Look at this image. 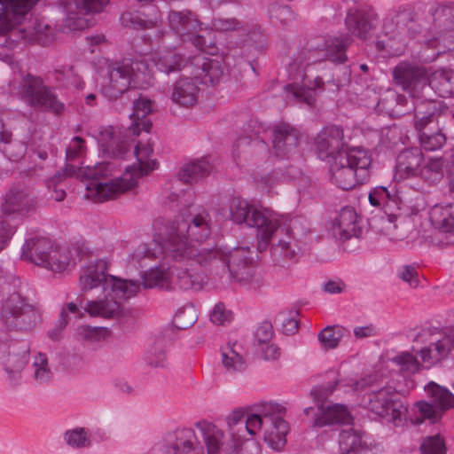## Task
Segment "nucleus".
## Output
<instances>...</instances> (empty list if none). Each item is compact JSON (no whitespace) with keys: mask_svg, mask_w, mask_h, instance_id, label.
Instances as JSON below:
<instances>
[{"mask_svg":"<svg viewBox=\"0 0 454 454\" xmlns=\"http://www.w3.org/2000/svg\"><path fill=\"white\" fill-rule=\"evenodd\" d=\"M160 20L159 10H156L152 17H148L145 12L139 11H127L120 17V22L122 27L135 30L152 29L158 26Z\"/></svg>","mask_w":454,"mask_h":454,"instance_id":"38","label":"nucleus"},{"mask_svg":"<svg viewBox=\"0 0 454 454\" xmlns=\"http://www.w3.org/2000/svg\"><path fill=\"white\" fill-rule=\"evenodd\" d=\"M153 153L152 144L138 142L134 148L137 165L127 167L125 172L119 177L108 179L113 175L114 166L110 162L97 163L93 167L77 168L67 164L64 169L65 176H76L85 182L90 196L99 200L115 198L121 193L137 186L138 179L149 175L158 168L155 159H150Z\"/></svg>","mask_w":454,"mask_h":454,"instance_id":"2","label":"nucleus"},{"mask_svg":"<svg viewBox=\"0 0 454 454\" xmlns=\"http://www.w3.org/2000/svg\"><path fill=\"white\" fill-rule=\"evenodd\" d=\"M423 162L424 155L419 148L404 149L396 158L395 176L401 179L417 177Z\"/></svg>","mask_w":454,"mask_h":454,"instance_id":"27","label":"nucleus"},{"mask_svg":"<svg viewBox=\"0 0 454 454\" xmlns=\"http://www.w3.org/2000/svg\"><path fill=\"white\" fill-rule=\"evenodd\" d=\"M344 131L340 126L329 125L322 129L314 139L315 151L321 160L333 158L346 153Z\"/></svg>","mask_w":454,"mask_h":454,"instance_id":"20","label":"nucleus"},{"mask_svg":"<svg viewBox=\"0 0 454 454\" xmlns=\"http://www.w3.org/2000/svg\"><path fill=\"white\" fill-rule=\"evenodd\" d=\"M429 219L435 229L454 234V203L434 205L430 209Z\"/></svg>","mask_w":454,"mask_h":454,"instance_id":"39","label":"nucleus"},{"mask_svg":"<svg viewBox=\"0 0 454 454\" xmlns=\"http://www.w3.org/2000/svg\"><path fill=\"white\" fill-rule=\"evenodd\" d=\"M431 97L433 93L438 94L441 98H454V70L441 68L429 77Z\"/></svg>","mask_w":454,"mask_h":454,"instance_id":"37","label":"nucleus"},{"mask_svg":"<svg viewBox=\"0 0 454 454\" xmlns=\"http://www.w3.org/2000/svg\"><path fill=\"white\" fill-rule=\"evenodd\" d=\"M36 200L26 186H15L4 197L1 210L4 215L25 216L35 208Z\"/></svg>","mask_w":454,"mask_h":454,"instance_id":"22","label":"nucleus"},{"mask_svg":"<svg viewBox=\"0 0 454 454\" xmlns=\"http://www.w3.org/2000/svg\"><path fill=\"white\" fill-rule=\"evenodd\" d=\"M50 30V27L38 20H35L29 27L19 29L20 37L28 43H39L44 42V35L46 31Z\"/></svg>","mask_w":454,"mask_h":454,"instance_id":"51","label":"nucleus"},{"mask_svg":"<svg viewBox=\"0 0 454 454\" xmlns=\"http://www.w3.org/2000/svg\"><path fill=\"white\" fill-rule=\"evenodd\" d=\"M211 234L210 216L206 211L188 215L182 213L175 221L159 228L154 241L160 245L166 256L180 262H196L207 267L209 262L220 263L217 247L201 242Z\"/></svg>","mask_w":454,"mask_h":454,"instance_id":"1","label":"nucleus"},{"mask_svg":"<svg viewBox=\"0 0 454 454\" xmlns=\"http://www.w3.org/2000/svg\"><path fill=\"white\" fill-rule=\"evenodd\" d=\"M101 330L90 325H80L75 329L76 340L85 342H94L100 339Z\"/></svg>","mask_w":454,"mask_h":454,"instance_id":"61","label":"nucleus"},{"mask_svg":"<svg viewBox=\"0 0 454 454\" xmlns=\"http://www.w3.org/2000/svg\"><path fill=\"white\" fill-rule=\"evenodd\" d=\"M415 341L425 344L418 353L426 367H431L446 358L454 349V328H423Z\"/></svg>","mask_w":454,"mask_h":454,"instance_id":"12","label":"nucleus"},{"mask_svg":"<svg viewBox=\"0 0 454 454\" xmlns=\"http://www.w3.org/2000/svg\"><path fill=\"white\" fill-rule=\"evenodd\" d=\"M418 25L411 12L403 10L386 17L383 23L385 35L389 40L403 43L408 37H414Z\"/></svg>","mask_w":454,"mask_h":454,"instance_id":"21","label":"nucleus"},{"mask_svg":"<svg viewBox=\"0 0 454 454\" xmlns=\"http://www.w3.org/2000/svg\"><path fill=\"white\" fill-rule=\"evenodd\" d=\"M40 0H0V34L12 28V20L16 16H21Z\"/></svg>","mask_w":454,"mask_h":454,"instance_id":"30","label":"nucleus"},{"mask_svg":"<svg viewBox=\"0 0 454 454\" xmlns=\"http://www.w3.org/2000/svg\"><path fill=\"white\" fill-rule=\"evenodd\" d=\"M28 361L27 351L24 350L21 354H10L5 362V371L9 375L11 381H16L21 371L25 368Z\"/></svg>","mask_w":454,"mask_h":454,"instance_id":"50","label":"nucleus"},{"mask_svg":"<svg viewBox=\"0 0 454 454\" xmlns=\"http://www.w3.org/2000/svg\"><path fill=\"white\" fill-rule=\"evenodd\" d=\"M21 258L54 272L67 270L71 261L67 249L56 246L48 238L37 235L25 240Z\"/></svg>","mask_w":454,"mask_h":454,"instance_id":"10","label":"nucleus"},{"mask_svg":"<svg viewBox=\"0 0 454 454\" xmlns=\"http://www.w3.org/2000/svg\"><path fill=\"white\" fill-rule=\"evenodd\" d=\"M324 81L317 76L314 79L313 88H305L298 84H287L284 87V97L288 104H306L313 106L316 101L314 90L320 89Z\"/></svg>","mask_w":454,"mask_h":454,"instance_id":"34","label":"nucleus"},{"mask_svg":"<svg viewBox=\"0 0 454 454\" xmlns=\"http://www.w3.org/2000/svg\"><path fill=\"white\" fill-rule=\"evenodd\" d=\"M200 89L190 78H181L174 85L171 99L174 103L184 106H193L198 102Z\"/></svg>","mask_w":454,"mask_h":454,"instance_id":"36","label":"nucleus"},{"mask_svg":"<svg viewBox=\"0 0 454 454\" xmlns=\"http://www.w3.org/2000/svg\"><path fill=\"white\" fill-rule=\"evenodd\" d=\"M367 399L369 411L390 421H401L407 412V407L391 386H385L378 390L371 391Z\"/></svg>","mask_w":454,"mask_h":454,"instance_id":"17","label":"nucleus"},{"mask_svg":"<svg viewBox=\"0 0 454 454\" xmlns=\"http://www.w3.org/2000/svg\"><path fill=\"white\" fill-rule=\"evenodd\" d=\"M20 93L21 99L32 107L54 114L66 111L65 104L58 98L55 89L46 86L39 77L28 74Z\"/></svg>","mask_w":454,"mask_h":454,"instance_id":"13","label":"nucleus"},{"mask_svg":"<svg viewBox=\"0 0 454 454\" xmlns=\"http://www.w3.org/2000/svg\"><path fill=\"white\" fill-rule=\"evenodd\" d=\"M379 15L369 7H349L344 20V25L348 34L340 35L331 38L321 47H309V52L311 56L309 59L312 61L328 59L336 64H343L348 60L347 49L353 43L351 35L361 40L368 38L379 24Z\"/></svg>","mask_w":454,"mask_h":454,"instance_id":"4","label":"nucleus"},{"mask_svg":"<svg viewBox=\"0 0 454 454\" xmlns=\"http://www.w3.org/2000/svg\"><path fill=\"white\" fill-rule=\"evenodd\" d=\"M34 373L33 378L39 383L48 382L52 377V372L48 364V358L45 354L39 353L33 362Z\"/></svg>","mask_w":454,"mask_h":454,"instance_id":"53","label":"nucleus"},{"mask_svg":"<svg viewBox=\"0 0 454 454\" xmlns=\"http://www.w3.org/2000/svg\"><path fill=\"white\" fill-rule=\"evenodd\" d=\"M431 20L424 37L429 43L438 42L443 48L454 45V3H446L430 9Z\"/></svg>","mask_w":454,"mask_h":454,"instance_id":"14","label":"nucleus"},{"mask_svg":"<svg viewBox=\"0 0 454 454\" xmlns=\"http://www.w3.org/2000/svg\"><path fill=\"white\" fill-rule=\"evenodd\" d=\"M371 165L372 158L367 151L348 148L333 160L329 168L331 182L342 190H351L368 180Z\"/></svg>","mask_w":454,"mask_h":454,"instance_id":"5","label":"nucleus"},{"mask_svg":"<svg viewBox=\"0 0 454 454\" xmlns=\"http://www.w3.org/2000/svg\"><path fill=\"white\" fill-rule=\"evenodd\" d=\"M336 380L334 385H337ZM335 386L328 384L327 386H319L311 390V394L317 400V412L315 415L314 426L325 427L333 424L351 425L353 417L346 406L335 403L332 404L324 401L334 390Z\"/></svg>","mask_w":454,"mask_h":454,"instance_id":"15","label":"nucleus"},{"mask_svg":"<svg viewBox=\"0 0 454 454\" xmlns=\"http://www.w3.org/2000/svg\"><path fill=\"white\" fill-rule=\"evenodd\" d=\"M425 390L427 393L430 402L419 401L416 408L421 419L417 418L416 422L421 423L425 419L436 422L442 416V412L454 406V395L446 387H443L434 381L429 382Z\"/></svg>","mask_w":454,"mask_h":454,"instance_id":"18","label":"nucleus"},{"mask_svg":"<svg viewBox=\"0 0 454 454\" xmlns=\"http://www.w3.org/2000/svg\"><path fill=\"white\" fill-rule=\"evenodd\" d=\"M108 3L109 0H76L75 8L81 14L99 13Z\"/></svg>","mask_w":454,"mask_h":454,"instance_id":"57","label":"nucleus"},{"mask_svg":"<svg viewBox=\"0 0 454 454\" xmlns=\"http://www.w3.org/2000/svg\"><path fill=\"white\" fill-rule=\"evenodd\" d=\"M121 300L113 294H106V298L102 300L87 301L83 309L92 317L114 318L121 313Z\"/></svg>","mask_w":454,"mask_h":454,"instance_id":"33","label":"nucleus"},{"mask_svg":"<svg viewBox=\"0 0 454 454\" xmlns=\"http://www.w3.org/2000/svg\"><path fill=\"white\" fill-rule=\"evenodd\" d=\"M212 27L215 31L227 32L239 29L241 26L240 22L235 18H215L212 20Z\"/></svg>","mask_w":454,"mask_h":454,"instance_id":"64","label":"nucleus"},{"mask_svg":"<svg viewBox=\"0 0 454 454\" xmlns=\"http://www.w3.org/2000/svg\"><path fill=\"white\" fill-rule=\"evenodd\" d=\"M232 315L231 311L226 310L224 305L221 302L217 303L211 314H210V320L212 323L217 325H224L225 323H228L231 320Z\"/></svg>","mask_w":454,"mask_h":454,"instance_id":"62","label":"nucleus"},{"mask_svg":"<svg viewBox=\"0 0 454 454\" xmlns=\"http://www.w3.org/2000/svg\"><path fill=\"white\" fill-rule=\"evenodd\" d=\"M218 255L224 268L220 263L209 262L206 268H208L213 274L220 278L228 276L234 281L249 285L254 288L259 286L261 279L256 275L252 252L248 247H236L228 254H224L219 248Z\"/></svg>","mask_w":454,"mask_h":454,"instance_id":"7","label":"nucleus"},{"mask_svg":"<svg viewBox=\"0 0 454 454\" xmlns=\"http://www.w3.org/2000/svg\"><path fill=\"white\" fill-rule=\"evenodd\" d=\"M429 77L425 67L406 61L400 62L393 69V80L397 86L411 98L433 104L434 111L431 114H435V111L442 114L446 106L431 97V88L428 86Z\"/></svg>","mask_w":454,"mask_h":454,"instance_id":"8","label":"nucleus"},{"mask_svg":"<svg viewBox=\"0 0 454 454\" xmlns=\"http://www.w3.org/2000/svg\"><path fill=\"white\" fill-rule=\"evenodd\" d=\"M286 409L276 403H264L257 407L255 413H251L248 423L250 430L263 432L264 440L275 450H279L286 443L289 432L288 423L283 419Z\"/></svg>","mask_w":454,"mask_h":454,"instance_id":"9","label":"nucleus"},{"mask_svg":"<svg viewBox=\"0 0 454 454\" xmlns=\"http://www.w3.org/2000/svg\"><path fill=\"white\" fill-rule=\"evenodd\" d=\"M85 140L80 137L71 139L66 150L67 160L71 161L82 158L86 153Z\"/></svg>","mask_w":454,"mask_h":454,"instance_id":"58","label":"nucleus"},{"mask_svg":"<svg viewBox=\"0 0 454 454\" xmlns=\"http://www.w3.org/2000/svg\"><path fill=\"white\" fill-rule=\"evenodd\" d=\"M300 139L297 129L288 123L278 124L273 129V153L279 158H289L296 153Z\"/></svg>","mask_w":454,"mask_h":454,"instance_id":"24","label":"nucleus"},{"mask_svg":"<svg viewBox=\"0 0 454 454\" xmlns=\"http://www.w3.org/2000/svg\"><path fill=\"white\" fill-rule=\"evenodd\" d=\"M37 318L34 306L18 293L12 294L3 304L1 320L7 328L27 331L35 325Z\"/></svg>","mask_w":454,"mask_h":454,"instance_id":"16","label":"nucleus"},{"mask_svg":"<svg viewBox=\"0 0 454 454\" xmlns=\"http://www.w3.org/2000/svg\"><path fill=\"white\" fill-rule=\"evenodd\" d=\"M66 442L72 448H86L90 445L88 432L83 427L67 430L64 434Z\"/></svg>","mask_w":454,"mask_h":454,"instance_id":"54","label":"nucleus"},{"mask_svg":"<svg viewBox=\"0 0 454 454\" xmlns=\"http://www.w3.org/2000/svg\"><path fill=\"white\" fill-rule=\"evenodd\" d=\"M144 363L151 368H166L168 364L166 340L159 337L148 347L144 354Z\"/></svg>","mask_w":454,"mask_h":454,"instance_id":"42","label":"nucleus"},{"mask_svg":"<svg viewBox=\"0 0 454 454\" xmlns=\"http://www.w3.org/2000/svg\"><path fill=\"white\" fill-rule=\"evenodd\" d=\"M168 20L170 29L184 42L190 40L191 35L200 31L203 26L198 16L189 10L170 11Z\"/></svg>","mask_w":454,"mask_h":454,"instance_id":"26","label":"nucleus"},{"mask_svg":"<svg viewBox=\"0 0 454 454\" xmlns=\"http://www.w3.org/2000/svg\"><path fill=\"white\" fill-rule=\"evenodd\" d=\"M170 268L165 270L163 268H154L146 271L143 276V286L145 288L159 287L162 289L171 288Z\"/></svg>","mask_w":454,"mask_h":454,"instance_id":"47","label":"nucleus"},{"mask_svg":"<svg viewBox=\"0 0 454 454\" xmlns=\"http://www.w3.org/2000/svg\"><path fill=\"white\" fill-rule=\"evenodd\" d=\"M239 346L237 343L228 344L222 349V364L227 372H242L247 368V364L238 350Z\"/></svg>","mask_w":454,"mask_h":454,"instance_id":"43","label":"nucleus"},{"mask_svg":"<svg viewBox=\"0 0 454 454\" xmlns=\"http://www.w3.org/2000/svg\"><path fill=\"white\" fill-rule=\"evenodd\" d=\"M171 288L181 290H200L205 283L203 274L183 267L170 268Z\"/></svg>","mask_w":454,"mask_h":454,"instance_id":"31","label":"nucleus"},{"mask_svg":"<svg viewBox=\"0 0 454 454\" xmlns=\"http://www.w3.org/2000/svg\"><path fill=\"white\" fill-rule=\"evenodd\" d=\"M131 76L133 87L151 85L153 81V73L145 60L125 61Z\"/></svg>","mask_w":454,"mask_h":454,"instance_id":"44","label":"nucleus"},{"mask_svg":"<svg viewBox=\"0 0 454 454\" xmlns=\"http://www.w3.org/2000/svg\"><path fill=\"white\" fill-rule=\"evenodd\" d=\"M444 162L442 158H429L422 163L417 176L429 185L439 183L443 177Z\"/></svg>","mask_w":454,"mask_h":454,"instance_id":"45","label":"nucleus"},{"mask_svg":"<svg viewBox=\"0 0 454 454\" xmlns=\"http://www.w3.org/2000/svg\"><path fill=\"white\" fill-rule=\"evenodd\" d=\"M133 114H153V112H159L157 103L154 100L147 98L144 95L139 97L133 101Z\"/></svg>","mask_w":454,"mask_h":454,"instance_id":"60","label":"nucleus"},{"mask_svg":"<svg viewBox=\"0 0 454 454\" xmlns=\"http://www.w3.org/2000/svg\"><path fill=\"white\" fill-rule=\"evenodd\" d=\"M77 10V12L68 10L67 18L65 20V26L69 30H82L87 27V20L82 17Z\"/></svg>","mask_w":454,"mask_h":454,"instance_id":"63","label":"nucleus"},{"mask_svg":"<svg viewBox=\"0 0 454 454\" xmlns=\"http://www.w3.org/2000/svg\"><path fill=\"white\" fill-rule=\"evenodd\" d=\"M339 451L340 454H374L361 433L352 427L340 432Z\"/></svg>","mask_w":454,"mask_h":454,"instance_id":"32","label":"nucleus"},{"mask_svg":"<svg viewBox=\"0 0 454 454\" xmlns=\"http://www.w3.org/2000/svg\"><path fill=\"white\" fill-rule=\"evenodd\" d=\"M150 60L160 72L167 74L181 71L189 61L183 55L175 52L158 53Z\"/></svg>","mask_w":454,"mask_h":454,"instance_id":"40","label":"nucleus"},{"mask_svg":"<svg viewBox=\"0 0 454 454\" xmlns=\"http://www.w3.org/2000/svg\"><path fill=\"white\" fill-rule=\"evenodd\" d=\"M419 140L422 147L427 151H434L440 149L446 142L445 136L441 132L427 133L421 132Z\"/></svg>","mask_w":454,"mask_h":454,"instance_id":"55","label":"nucleus"},{"mask_svg":"<svg viewBox=\"0 0 454 454\" xmlns=\"http://www.w3.org/2000/svg\"><path fill=\"white\" fill-rule=\"evenodd\" d=\"M422 454H446V447L439 435L427 437L420 446Z\"/></svg>","mask_w":454,"mask_h":454,"instance_id":"56","label":"nucleus"},{"mask_svg":"<svg viewBox=\"0 0 454 454\" xmlns=\"http://www.w3.org/2000/svg\"><path fill=\"white\" fill-rule=\"evenodd\" d=\"M130 86L131 76L125 61L111 63L107 66V78L102 85V93L109 98H116Z\"/></svg>","mask_w":454,"mask_h":454,"instance_id":"23","label":"nucleus"},{"mask_svg":"<svg viewBox=\"0 0 454 454\" xmlns=\"http://www.w3.org/2000/svg\"><path fill=\"white\" fill-rule=\"evenodd\" d=\"M269 17L275 25L287 26L296 20V13L289 5L271 4L268 9Z\"/></svg>","mask_w":454,"mask_h":454,"instance_id":"49","label":"nucleus"},{"mask_svg":"<svg viewBox=\"0 0 454 454\" xmlns=\"http://www.w3.org/2000/svg\"><path fill=\"white\" fill-rule=\"evenodd\" d=\"M369 202L372 206L392 214L399 209L403 198L394 186H376L369 192Z\"/></svg>","mask_w":454,"mask_h":454,"instance_id":"29","label":"nucleus"},{"mask_svg":"<svg viewBox=\"0 0 454 454\" xmlns=\"http://www.w3.org/2000/svg\"><path fill=\"white\" fill-rule=\"evenodd\" d=\"M391 361L398 367L401 372L407 375L418 372L420 368V364L417 357L409 352H402L393 357Z\"/></svg>","mask_w":454,"mask_h":454,"instance_id":"52","label":"nucleus"},{"mask_svg":"<svg viewBox=\"0 0 454 454\" xmlns=\"http://www.w3.org/2000/svg\"><path fill=\"white\" fill-rule=\"evenodd\" d=\"M107 262L98 259L90 262L80 274L81 291L86 293L102 286L104 292H109L119 299H129L140 291L137 280H127L107 274Z\"/></svg>","mask_w":454,"mask_h":454,"instance_id":"6","label":"nucleus"},{"mask_svg":"<svg viewBox=\"0 0 454 454\" xmlns=\"http://www.w3.org/2000/svg\"><path fill=\"white\" fill-rule=\"evenodd\" d=\"M162 454H206L192 428H176L167 432L159 442Z\"/></svg>","mask_w":454,"mask_h":454,"instance_id":"19","label":"nucleus"},{"mask_svg":"<svg viewBox=\"0 0 454 454\" xmlns=\"http://www.w3.org/2000/svg\"><path fill=\"white\" fill-rule=\"evenodd\" d=\"M130 124L124 129L122 134L120 129L115 131L113 126L102 127L99 129V140L106 153L115 159H122L129 152V137L138 136L141 130L149 132L152 128V121L147 115H129Z\"/></svg>","mask_w":454,"mask_h":454,"instance_id":"11","label":"nucleus"},{"mask_svg":"<svg viewBox=\"0 0 454 454\" xmlns=\"http://www.w3.org/2000/svg\"><path fill=\"white\" fill-rule=\"evenodd\" d=\"M177 184L178 180L166 184L163 192V204L173 210L181 212L192 204L194 196L191 189L179 190L176 185Z\"/></svg>","mask_w":454,"mask_h":454,"instance_id":"35","label":"nucleus"},{"mask_svg":"<svg viewBox=\"0 0 454 454\" xmlns=\"http://www.w3.org/2000/svg\"><path fill=\"white\" fill-rule=\"evenodd\" d=\"M211 168L209 161L202 158L184 165L178 172V180L185 184L197 183L208 176Z\"/></svg>","mask_w":454,"mask_h":454,"instance_id":"41","label":"nucleus"},{"mask_svg":"<svg viewBox=\"0 0 454 454\" xmlns=\"http://www.w3.org/2000/svg\"><path fill=\"white\" fill-rule=\"evenodd\" d=\"M333 235L340 240H347L356 237L358 232L357 215L353 207H342L333 220Z\"/></svg>","mask_w":454,"mask_h":454,"instance_id":"28","label":"nucleus"},{"mask_svg":"<svg viewBox=\"0 0 454 454\" xmlns=\"http://www.w3.org/2000/svg\"><path fill=\"white\" fill-rule=\"evenodd\" d=\"M251 420V413L244 414L242 411H233L232 414L228 418V426L230 428V434L231 438H239L243 443L245 437L244 433L247 432L251 435L256 434L257 431L250 430L248 423Z\"/></svg>","mask_w":454,"mask_h":454,"instance_id":"46","label":"nucleus"},{"mask_svg":"<svg viewBox=\"0 0 454 454\" xmlns=\"http://www.w3.org/2000/svg\"><path fill=\"white\" fill-rule=\"evenodd\" d=\"M3 143L5 145L3 151L11 160L17 161L25 155L27 148L23 143L12 141V137L9 141Z\"/></svg>","mask_w":454,"mask_h":454,"instance_id":"59","label":"nucleus"},{"mask_svg":"<svg viewBox=\"0 0 454 454\" xmlns=\"http://www.w3.org/2000/svg\"><path fill=\"white\" fill-rule=\"evenodd\" d=\"M230 219L236 224H245L257 231L258 248L264 250L270 244L274 233L286 231V239H280L274 248L286 258H294L300 250L297 242L291 234V226L283 216L268 209H258L246 200L233 198L229 206Z\"/></svg>","mask_w":454,"mask_h":454,"instance_id":"3","label":"nucleus"},{"mask_svg":"<svg viewBox=\"0 0 454 454\" xmlns=\"http://www.w3.org/2000/svg\"><path fill=\"white\" fill-rule=\"evenodd\" d=\"M191 64L194 67L192 73L205 85L218 84L226 73L225 64L218 59L196 56L192 59Z\"/></svg>","mask_w":454,"mask_h":454,"instance_id":"25","label":"nucleus"},{"mask_svg":"<svg viewBox=\"0 0 454 454\" xmlns=\"http://www.w3.org/2000/svg\"><path fill=\"white\" fill-rule=\"evenodd\" d=\"M348 333V330L340 325H329L324 328L317 336L321 346L325 349L338 347L340 340Z\"/></svg>","mask_w":454,"mask_h":454,"instance_id":"48","label":"nucleus"}]
</instances>
